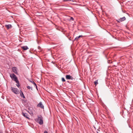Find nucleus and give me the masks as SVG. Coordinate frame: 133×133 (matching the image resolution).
<instances>
[{"label":"nucleus","instance_id":"f257e3e1","mask_svg":"<svg viewBox=\"0 0 133 133\" xmlns=\"http://www.w3.org/2000/svg\"><path fill=\"white\" fill-rule=\"evenodd\" d=\"M37 120L38 123L40 125H42L43 123V118L41 115H39L38 116Z\"/></svg>","mask_w":133,"mask_h":133},{"label":"nucleus","instance_id":"f03ea898","mask_svg":"<svg viewBox=\"0 0 133 133\" xmlns=\"http://www.w3.org/2000/svg\"><path fill=\"white\" fill-rule=\"evenodd\" d=\"M10 76L12 80H14L15 81H16L18 79L17 77L14 74H10Z\"/></svg>","mask_w":133,"mask_h":133},{"label":"nucleus","instance_id":"7ed1b4c3","mask_svg":"<svg viewBox=\"0 0 133 133\" xmlns=\"http://www.w3.org/2000/svg\"><path fill=\"white\" fill-rule=\"evenodd\" d=\"M12 91L16 94H18L19 93V90L14 88L11 87Z\"/></svg>","mask_w":133,"mask_h":133},{"label":"nucleus","instance_id":"20e7f679","mask_svg":"<svg viewBox=\"0 0 133 133\" xmlns=\"http://www.w3.org/2000/svg\"><path fill=\"white\" fill-rule=\"evenodd\" d=\"M12 69L13 72L17 75L18 74L17 72V68L15 67H12Z\"/></svg>","mask_w":133,"mask_h":133},{"label":"nucleus","instance_id":"39448f33","mask_svg":"<svg viewBox=\"0 0 133 133\" xmlns=\"http://www.w3.org/2000/svg\"><path fill=\"white\" fill-rule=\"evenodd\" d=\"M126 18L125 17L121 18L118 20H116V21L118 23H119L120 22H122L123 21L125 20Z\"/></svg>","mask_w":133,"mask_h":133},{"label":"nucleus","instance_id":"423d86ee","mask_svg":"<svg viewBox=\"0 0 133 133\" xmlns=\"http://www.w3.org/2000/svg\"><path fill=\"white\" fill-rule=\"evenodd\" d=\"M37 107H39L42 109H43L44 108V106L42 102H40L37 105Z\"/></svg>","mask_w":133,"mask_h":133},{"label":"nucleus","instance_id":"0eeeda50","mask_svg":"<svg viewBox=\"0 0 133 133\" xmlns=\"http://www.w3.org/2000/svg\"><path fill=\"white\" fill-rule=\"evenodd\" d=\"M65 77L67 79L72 80L74 79L73 77L70 75H66Z\"/></svg>","mask_w":133,"mask_h":133},{"label":"nucleus","instance_id":"6e6552de","mask_svg":"<svg viewBox=\"0 0 133 133\" xmlns=\"http://www.w3.org/2000/svg\"><path fill=\"white\" fill-rule=\"evenodd\" d=\"M22 115L28 119H30L28 117V114L26 113H24L23 112H22Z\"/></svg>","mask_w":133,"mask_h":133},{"label":"nucleus","instance_id":"1a4fd4ad","mask_svg":"<svg viewBox=\"0 0 133 133\" xmlns=\"http://www.w3.org/2000/svg\"><path fill=\"white\" fill-rule=\"evenodd\" d=\"M5 26L6 28L7 29H11L12 27L11 25L10 24L5 25Z\"/></svg>","mask_w":133,"mask_h":133},{"label":"nucleus","instance_id":"9d476101","mask_svg":"<svg viewBox=\"0 0 133 133\" xmlns=\"http://www.w3.org/2000/svg\"><path fill=\"white\" fill-rule=\"evenodd\" d=\"M21 48L24 50H26L29 49V48L26 46H22Z\"/></svg>","mask_w":133,"mask_h":133},{"label":"nucleus","instance_id":"9b49d317","mask_svg":"<svg viewBox=\"0 0 133 133\" xmlns=\"http://www.w3.org/2000/svg\"><path fill=\"white\" fill-rule=\"evenodd\" d=\"M20 93V96L22 97H23L24 98H25V96H24L23 92L21 91Z\"/></svg>","mask_w":133,"mask_h":133},{"label":"nucleus","instance_id":"f8f14e48","mask_svg":"<svg viewBox=\"0 0 133 133\" xmlns=\"http://www.w3.org/2000/svg\"><path fill=\"white\" fill-rule=\"evenodd\" d=\"M15 82L17 84H16V85L18 87H19L20 86V85H19V81L18 80H16V81H15Z\"/></svg>","mask_w":133,"mask_h":133},{"label":"nucleus","instance_id":"ddd939ff","mask_svg":"<svg viewBox=\"0 0 133 133\" xmlns=\"http://www.w3.org/2000/svg\"><path fill=\"white\" fill-rule=\"evenodd\" d=\"M83 37V36H82V35H79L78 36H77V37H76V38H75V40H76V41H77V40H78V39H79V38L81 37Z\"/></svg>","mask_w":133,"mask_h":133},{"label":"nucleus","instance_id":"4468645a","mask_svg":"<svg viewBox=\"0 0 133 133\" xmlns=\"http://www.w3.org/2000/svg\"><path fill=\"white\" fill-rule=\"evenodd\" d=\"M29 81L33 84L35 86H36V84L33 80H29Z\"/></svg>","mask_w":133,"mask_h":133},{"label":"nucleus","instance_id":"2eb2a0df","mask_svg":"<svg viewBox=\"0 0 133 133\" xmlns=\"http://www.w3.org/2000/svg\"><path fill=\"white\" fill-rule=\"evenodd\" d=\"M94 84H95V86H96L97 84H98V80H96L94 82Z\"/></svg>","mask_w":133,"mask_h":133},{"label":"nucleus","instance_id":"dca6fc26","mask_svg":"<svg viewBox=\"0 0 133 133\" xmlns=\"http://www.w3.org/2000/svg\"><path fill=\"white\" fill-rule=\"evenodd\" d=\"M26 88H27V89H31V90H32V87H30V86H27V87H26Z\"/></svg>","mask_w":133,"mask_h":133},{"label":"nucleus","instance_id":"f3484780","mask_svg":"<svg viewBox=\"0 0 133 133\" xmlns=\"http://www.w3.org/2000/svg\"><path fill=\"white\" fill-rule=\"evenodd\" d=\"M38 49L40 50V51H41L42 50V49L39 46H38Z\"/></svg>","mask_w":133,"mask_h":133},{"label":"nucleus","instance_id":"a211bd4d","mask_svg":"<svg viewBox=\"0 0 133 133\" xmlns=\"http://www.w3.org/2000/svg\"><path fill=\"white\" fill-rule=\"evenodd\" d=\"M62 80L63 82H64L65 81V80L64 78H62Z\"/></svg>","mask_w":133,"mask_h":133},{"label":"nucleus","instance_id":"6ab92c4d","mask_svg":"<svg viewBox=\"0 0 133 133\" xmlns=\"http://www.w3.org/2000/svg\"><path fill=\"white\" fill-rule=\"evenodd\" d=\"M70 20H71L72 21H74V18L72 17H70Z\"/></svg>","mask_w":133,"mask_h":133},{"label":"nucleus","instance_id":"aec40b11","mask_svg":"<svg viewBox=\"0 0 133 133\" xmlns=\"http://www.w3.org/2000/svg\"><path fill=\"white\" fill-rule=\"evenodd\" d=\"M64 1H71V0H63Z\"/></svg>","mask_w":133,"mask_h":133},{"label":"nucleus","instance_id":"412c9836","mask_svg":"<svg viewBox=\"0 0 133 133\" xmlns=\"http://www.w3.org/2000/svg\"><path fill=\"white\" fill-rule=\"evenodd\" d=\"M44 133H48L47 131L45 130L44 131Z\"/></svg>","mask_w":133,"mask_h":133},{"label":"nucleus","instance_id":"4be33fe9","mask_svg":"<svg viewBox=\"0 0 133 133\" xmlns=\"http://www.w3.org/2000/svg\"><path fill=\"white\" fill-rule=\"evenodd\" d=\"M0 133H3V132L2 130H0Z\"/></svg>","mask_w":133,"mask_h":133},{"label":"nucleus","instance_id":"5701e85b","mask_svg":"<svg viewBox=\"0 0 133 133\" xmlns=\"http://www.w3.org/2000/svg\"><path fill=\"white\" fill-rule=\"evenodd\" d=\"M51 63L54 64H55V62H53V61H52Z\"/></svg>","mask_w":133,"mask_h":133},{"label":"nucleus","instance_id":"b1692460","mask_svg":"<svg viewBox=\"0 0 133 133\" xmlns=\"http://www.w3.org/2000/svg\"><path fill=\"white\" fill-rule=\"evenodd\" d=\"M36 86V88L37 89V85L36 84V86Z\"/></svg>","mask_w":133,"mask_h":133},{"label":"nucleus","instance_id":"393cba45","mask_svg":"<svg viewBox=\"0 0 133 133\" xmlns=\"http://www.w3.org/2000/svg\"><path fill=\"white\" fill-rule=\"evenodd\" d=\"M97 130H98L99 131H100V130H99L98 129Z\"/></svg>","mask_w":133,"mask_h":133},{"label":"nucleus","instance_id":"a878e982","mask_svg":"<svg viewBox=\"0 0 133 133\" xmlns=\"http://www.w3.org/2000/svg\"><path fill=\"white\" fill-rule=\"evenodd\" d=\"M97 133H99L97 131Z\"/></svg>","mask_w":133,"mask_h":133},{"label":"nucleus","instance_id":"bb28decb","mask_svg":"<svg viewBox=\"0 0 133 133\" xmlns=\"http://www.w3.org/2000/svg\"><path fill=\"white\" fill-rule=\"evenodd\" d=\"M28 112L29 113V111H28Z\"/></svg>","mask_w":133,"mask_h":133}]
</instances>
